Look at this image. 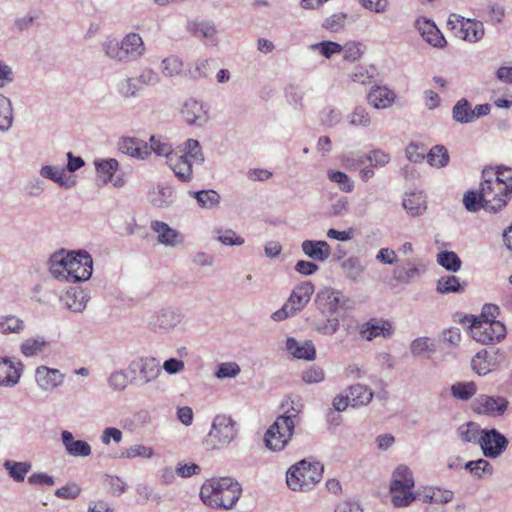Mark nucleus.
I'll return each instance as SVG.
<instances>
[{"mask_svg": "<svg viewBox=\"0 0 512 512\" xmlns=\"http://www.w3.org/2000/svg\"><path fill=\"white\" fill-rule=\"evenodd\" d=\"M242 494L241 485L231 477L206 480L200 489L202 502L213 509H232Z\"/></svg>", "mask_w": 512, "mask_h": 512, "instance_id": "f257e3e1", "label": "nucleus"}, {"mask_svg": "<svg viewBox=\"0 0 512 512\" xmlns=\"http://www.w3.org/2000/svg\"><path fill=\"white\" fill-rule=\"evenodd\" d=\"M101 48L108 59L123 64L138 61L146 51L142 37L135 32L126 34L121 40L107 37Z\"/></svg>", "mask_w": 512, "mask_h": 512, "instance_id": "f03ea898", "label": "nucleus"}, {"mask_svg": "<svg viewBox=\"0 0 512 512\" xmlns=\"http://www.w3.org/2000/svg\"><path fill=\"white\" fill-rule=\"evenodd\" d=\"M298 411L294 408L276 418L265 433V445L271 451H282L290 442L294 430Z\"/></svg>", "mask_w": 512, "mask_h": 512, "instance_id": "7ed1b4c3", "label": "nucleus"}, {"mask_svg": "<svg viewBox=\"0 0 512 512\" xmlns=\"http://www.w3.org/2000/svg\"><path fill=\"white\" fill-rule=\"evenodd\" d=\"M323 467L318 463L301 460L286 473V483L293 491H308L322 479Z\"/></svg>", "mask_w": 512, "mask_h": 512, "instance_id": "20e7f679", "label": "nucleus"}, {"mask_svg": "<svg viewBox=\"0 0 512 512\" xmlns=\"http://www.w3.org/2000/svg\"><path fill=\"white\" fill-rule=\"evenodd\" d=\"M480 200L483 208L489 212L502 210L510 200L511 194L503 189V185L493 178V169H484L480 183Z\"/></svg>", "mask_w": 512, "mask_h": 512, "instance_id": "39448f33", "label": "nucleus"}, {"mask_svg": "<svg viewBox=\"0 0 512 512\" xmlns=\"http://www.w3.org/2000/svg\"><path fill=\"white\" fill-rule=\"evenodd\" d=\"M238 435L237 423L230 417L220 414L214 417L204 445L208 450L228 446Z\"/></svg>", "mask_w": 512, "mask_h": 512, "instance_id": "423d86ee", "label": "nucleus"}, {"mask_svg": "<svg viewBox=\"0 0 512 512\" xmlns=\"http://www.w3.org/2000/svg\"><path fill=\"white\" fill-rule=\"evenodd\" d=\"M447 26L455 37L469 43L480 41L485 34L484 26L481 21L464 18L455 13L449 16Z\"/></svg>", "mask_w": 512, "mask_h": 512, "instance_id": "0eeeda50", "label": "nucleus"}, {"mask_svg": "<svg viewBox=\"0 0 512 512\" xmlns=\"http://www.w3.org/2000/svg\"><path fill=\"white\" fill-rule=\"evenodd\" d=\"M470 334L475 341L481 344H489L501 341L506 335V328L503 323L497 320L473 318L470 325Z\"/></svg>", "mask_w": 512, "mask_h": 512, "instance_id": "6e6552de", "label": "nucleus"}, {"mask_svg": "<svg viewBox=\"0 0 512 512\" xmlns=\"http://www.w3.org/2000/svg\"><path fill=\"white\" fill-rule=\"evenodd\" d=\"M67 281L76 283L88 280L92 275L93 260L86 250L70 251Z\"/></svg>", "mask_w": 512, "mask_h": 512, "instance_id": "1a4fd4ad", "label": "nucleus"}, {"mask_svg": "<svg viewBox=\"0 0 512 512\" xmlns=\"http://www.w3.org/2000/svg\"><path fill=\"white\" fill-rule=\"evenodd\" d=\"M183 320V314L179 309L163 308L156 311L148 318V329L156 334H168L172 332Z\"/></svg>", "mask_w": 512, "mask_h": 512, "instance_id": "9d476101", "label": "nucleus"}, {"mask_svg": "<svg viewBox=\"0 0 512 512\" xmlns=\"http://www.w3.org/2000/svg\"><path fill=\"white\" fill-rule=\"evenodd\" d=\"M508 439L497 429H483L480 437V448L485 457L496 459L500 457L508 447Z\"/></svg>", "mask_w": 512, "mask_h": 512, "instance_id": "9b49d317", "label": "nucleus"}, {"mask_svg": "<svg viewBox=\"0 0 512 512\" xmlns=\"http://www.w3.org/2000/svg\"><path fill=\"white\" fill-rule=\"evenodd\" d=\"M508 408V400L502 396L478 395L473 401L474 412L491 417L502 416Z\"/></svg>", "mask_w": 512, "mask_h": 512, "instance_id": "f8f14e48", "label": "nucleus"}, {"mask_svg": "<svg viewBox=\"0 0 512 512\" xmlns=\"http://www.w3.org/2000/svg\"><path fill=\"white\" fill-rule=\"evenodd\" d=\"M317 308L324 316H332L340 306H343L345 299L340 291L325 289L316 296Z\"/></svg>", "mask_w": 512, "mask_h": 512, "instance_id": "ddd939ff", "label": "nucleus"}, {"mask_svg": "<svg viewBox=\"0 0 512 512\" xmlns=\"http://www.w3.org/2000/svg\"><path fill=\"white\" fill-rule=\"evenodd\" d=\"M151 229L157 234V240L166 247H177L183 245L184 236L162 221H152Z\"/></svg>", "mask_w": 512, "mask_h": 512, "instance_id": "4468645a", "label": "nucleus"}, {"mask_svg": "<svg viewBox=\"0 0 512 512\" xmlns=\"http://www.w3.org/2000/svg\"><path fill=\"white\" fill-rule=\"evenodd\" d=\"M35 380L42 391L51 392L63 383L64 375L58 369L39 366L35 371Z\"/></svg>", "mask_w": 512, "mask_h": 512, "instance_id": "2eb2a0df", "label": "nucleus"}, {"mask_svg": "<svg viewBox=\"0 0 512 512\" xmlns=\"http://www.w3.org/2000/svg\"><path fill=\"white\" fill-rule=\"evenodd\" d=\"M415 27L423 37V39L430 45L442 48L446 45V40L438 29L436 24L427 18H418L415 21Z\"/></svg>", "mask_w": 512, "mask_h": 512, "instance_id": "dca6fc26", "label": "nucleus"}, {"mask_svg": "<svg viewBox=\"0 0 512 512\" xmlns=\"http://www.w3.org/2000/svg\"><path fill=\"white\" fill-rule=\"evenodd\" d=\"M453 498L454 492L449 489L437 486H427L418 489V500L424 504L446 505Z\"/></svg>", "mask_w": 512, "mask_h": 512, "instance_id": "f3484780", "label": "nucleus"}, {"mask_svg": "<svg viewBox=\"0 0 512 512\" xmlns=\"http://www.w3.org/2000/svg\"><path fill=\"white\" fill-rule=\"evenodd\" d=\"M181 115L189 125L202 126L208 121V114L203 104L192 98L184 102Z\"/></svg>", "mask_w": 512, "mask_h": 512, "instance_id": "a211bd4d", "label": "nucleus"}, {"mask_svg": "<svg viewBox=\"0 0 512 512\" xmlns=\"http://www.w3.org/2000/svg\"><path fill=\"white\" fill-rule=\"evenodd\" d=\"M314 293V285L310 281H304L297 285L286 303L294 314L301 311L310 301Z\"/></svg>", "mask_w": 512, "mask_h": 512, "instance_id": "6ab92c4d", "label": "nucleus"}, {"mask_svg": "<svg viewBox=\"0 0 512 512\" xmlns=\"http://www.w3.org/2000/svg\"><path fill=\"white\" fill-rule=\"evenodd\" d=\"M392 332V325L389 321L382 319H371L361 325L359 333L362 338L371 341L377 337L390 336Z\"/></svg>", "mask_w": 512, "mask_h": 512, "instance_id": "aec40b11", "label": "nucleus"}, {"mask_svg": "<svg viewBox=\"0 0 512 512\" xmlns=\"http://www.w3.org/2000/svg\"><path fill=\"white\" fill-rule=\"evenodd\" d=\"M21 366L20 362L15 364L8 357H0V386L11 388L18 384Z\"/></svg>", "mask_w": 512, "mask_h": 512, "instance_id": "412c9836", "label": "nucleus"}, {"mask_svg": "<svg viewBox=\"0 0 512 512\" xmlns=\"http://www.w3.org/2000/svg\"><path fill=\"white\" fill-rule=\"evenodd\" d=\"M287 351L297 359L312 361L316 357V349L311 340L299 341L289 337L286 341Z\"/></svg>", "mask_w": 512, "mask_h": 512, "instance_id": "4be33fe9", "label": "nucleus"}, {"mask_svg": "<svg viewBox=\"0 0 512 512\" xmlns=\"http://www.w3.org/2000/svg\"><path fill=\"white\" fill-rule=\"evenodd\" d=\"M301 249L306 256L319 262L326 261L332 253L330 245L323 240H305Z\"/></svg>", "mask_w": 512, "mask_h": 512, "instance_id": "5701e85b", "label": "nucleus"}, {"mask_svg": "<svg viewBox=\"0 0 512 512\" xmlns=\"http://www.w3.org/2000/svg\"><path fill=\"white\" fill-rule=\"evenodd\" d=\"M61 440L66 452L73 457H88L91 455V446L83 440H75L70 431L64 430L61 433Z\"/></svg>", "mask_w": 512, "mask_h": 512, "instance_id": "b1692460", "label": "nucleus"}, {"mask_svg": "<svg viewBox=\"0 0 512 512\" xmlns=\"http://www.w3.org/2000/svg\"><path fill=\"white\" fill-rule=\"evenodd\" d=\"M367 99L374 108L386 109L394 103L396 94L385 86H376L370 90Z\"/></svg>", "mask_w": 512, "mask_h": 512, "instance_id": "393cba45", "label": "nucleus"}, {"mask_svg": "<svg viewBox=\"0 0 512 512\" xmlns=\"http://www.w3.org/2000/svg\"><path fill=\"white\" fill-rule=\"evenodd\" d=\"M167 163L180 181L189 182L192 180L193 163L190 159H187V156H182L175 153L170 157Z\"/></svg>", "mask_w": 512, "mask_h": 512, "instance_id": "a878e982", "label": "nucleus"}, {"mask_svg": "<svg viewBox=\"0 0 512 512\" xmlns=\"http://www.w3.org/2000/svg\"><path fill=\"white\" fill-rule=\"evenodd\" d=\"M142 384L155 381L161 374L159 362L154 357L140 358L137 362Z\"/></svg>", "mask_w": 512, "mask_h": 512, "instance_id": "bb28decb", "label": "nucleus"}, {"mask_svg": "<svg viewBox=\"0 0 512 512\" xmlns=\"http://www.w3.org/2000/svg\"><path fill=\"white\" fill-rule=\"evenodd\" d=\"M69 252L60 250L49 259V270L53 277L57 279H65L67 281L68 266H69Z\"/></svg>", "mask_w": 512, "mask_h": 512, "instance_id": "cd10ccee", "label": "nucleus"}, {"mask_svg": "<svg viewBox=\"0 0 512 512\" xmlns=\"http://www.w3.org/2000/svg\"><path fill=\"white\" fill-rule=\"evenodd\" d=\"M40 175L43 178L49 179L57 183L59 186L64 188H72L76 181L71 176H66L65 169L58 168L56 166L46 165L41 167Z\"/></svg>", "mask_w": 512, "mask_h": 512, "instance_id": "c85d7f7f", "label": "nucleus"}, {"mask_svg": "<svg viewBox=\"0 0 512 512\" xmlns=\"http://www.w3.org/2000/svg\"><path fill=\"white\" fill-rule=\"evenodd\" d=\"M347 392L348 398H350V405L354 408L368 405L374 395L367 385L359 383L351 385Z\"/></svg>", "mask_w": 512, "mask_h": 512, "instance_id": "c756f323", "label": "nucleus"}, {"mask_svg": "<svg viewBox=\"0 0 512 512\" xmlns=\"http://www.w3.org/2000/svg\"><path fill=\"white\" fill-rule=\"evenodd\" d=\"M403 207L413 217L422 215L426 209V197L422 192L406 193L403 198Z\"/></svg>", "mask_w": 512, "mask_h": 512, "instance_id": "7c9ffc66", "label": "nucleus"}, {"mask_svg": "<svg viewBox=\"0 0 512 512\" xmlns=\"http://www.w3.org/2000/svg\"><path fill=\"white\" fill-rule=\"evenodd\" d=\"M187 30L195 37L214 43L217 39V29L211 21L189 22Z\"/></svg>", "mask_w": 512, "mask_h": 512, "instance_id": "2f4dec72", "label": "nucleus"}, {"mask_svg": "<svg viewBox=\"0 0 512 512\" xmlns=\"http://www.w3.org/2000/svg\"><path fill=\"white\" fill-rule=\"evenodd\" d=\"M140 90L141 87L138 85L136 78L133 77L122 78L115 84V93L123 100L136 98Z\"/></svg>", "mask_w": 512, "mask_h": 512, "instance_id": "473e14b6", "label": "nucleus"}, {"mask_svg": "<svg viewBox=\"0 0 512 512\" xmlns=\"http://www.w3.org/2000/svg\"><path fill=\"white\" fill-rule=\"evenodd\" d=\"M97 176L103 185L112 181V178L119 168V163L114 158L95 160Z\"/></svg>", "mask_w": 512, "mask_h": 512, "instance_id": "72a5a7b5", "label": "nucleus"}, {"mask_svg": "<svg viewBox=\"0 0 512 512\" xmlns=\"http://www.w3.org/2000/svg\"><path fill=\"white\" fill-rule=\"evenodd\" d=\"M482 430L478 423L469 421L457 428V436L464 443H480Z\"/></svg>", "mask_w": 512, "mask_h": 512, "instance_id": "f704fd0d", "label": "nucleus"}, {"mask_svg": "<svg viewBox=\"0 0 512 512\" xmlns=\"http://www.w3.org/2000/svg\"><path fill=\"white\" fill-rule=\"evenodd\" d=\"M175 200V193L171 186L167 184H159L157 190L151 197V203L158 208H167Z\"/></svg>", "mask_w": 512, "mask_h": 512, "instance_id": "c9c22d12", "label": "nucleus"}, {"mask_svg": "<svg viewBox=\"0 0 512 512\" xmlns=\"http://www.w3.org/2000/svg\"><path fill=\"white\" fill-rule=\"evenodd\" d=\"M3 467L15 482H23L27 473L31 470L32 464L28 461L6 460Z\"/></svg>", "mask_w": 512, "mask_h": 512, "instance_id": "e433bc0d", "label": "nucleus"}, {"mask_svg": "<svg viewBox=\"0 0 512 512\" xmlns=\"http://www.w3.org/2000/svg\"><path fill=\"white\" fill-rule=\"evenodd\" d=\"M341 268L346 278L353 282H359L364 273L365 266L357 257H349L341 263Z\"/></svg>", "mask_w": 512, "mask_h": 512, "instance_id": "4c0bfd02", "label": "nucleus"}, {"mask_svg": "<svg viewBox=\"0 0 512 512\" xmlns=\"http://www.w3.org/2000/svg\"><path fill=\"white\" fill-rule=\"evenodd\" d=\"M415 485L412 471L405 465L398 466L392 475V481L390 486L397 489L406 488L412 489Z\"/></svg>", "mask_w": 512, "mask_h": 512, "instance_id": "58836bf2", "label": "nucleus"}, {"mask_svg": "<svg viewBox=\"0 0 512 512\" xmlns=\"http://www.w3.org/2000/svg\"><path fill=\"white\" fill-rule=\"evenodd\" d=\"M466 282H460V279L454 275L443 276L437 281L436 290L440 294L460 293L464 291Z\"/></svg>", "mask_w": 512, "mask_h": 512, "instance_id": "ea45409f", "label": "nucleus"}, {"mask_svg": "<svg viewBox=\"0 0 512 512\" xmlns=\"http://www.w3.org/2000/svg\"><path fill=\"white\" fill-rule=\"evenodd\" d=\"M47 345L46 338L38 335L24 340L20 345V351L24 356L32 357L42 353Z\"/></svg>", "mask_w": 512, "mask_h": 512, "instance_id": "a19ab883", "label": "nucleus"}, {"mask_svg": "<svg viewBox=\"0 0 512 512\" xmlns=\"http://www.w3.org/2000/svg\"><path fill=\"white\" fill-rule=\"evenodd\" d=\"M391 502L394 507H407L418 499V490L414 493L411 489L394 488L390 486Z\"/></svg>", "mask_w": 512, "mask_h": 512, "instance_id": "79ce46f5", "label": "nucleus"}, {"mask_svg": "<svg viewBox=\"0 0 512 512\" xmlns=\"http://www.w3.org/2000/svg\"><path fill=\"white\" fill-rule=\"evenodd\" d=\"M495 364L487 350L479 351L471 361V367L478 375H486L493 369Z\"/></svg>", "mask_w": 512, "mask_h": 512, "instance_id": "37998d69", "label": "nucleus"}, {"mask_svg": "<svg viewBox=\"0 0 512 512\" xmlns=\"http://www.w3.org/2000/svg\"><path fill=\"white\" fill-rule=\"evenodd\" d=\"M14 114L11 100L0 93V131H8L13 124Z\"/></svg>", "mask_w": 512, "mask_h": 512, "instance_id": "c03bdc74", "label": "nucleus"}, {"mask_svg": "<svg viewBox=\"0 0 512 512\" xmlns=\"http://www.w3.org/2000/svg\"><path fill=\"white\" fill-rule=\"evenodd\" d=\"M453 119L458 123L473 122V112L469 101L465 98L460 99L452 109Z\"/></svg>", "mask_w": 512, "mask_h": 512, "instance_id": "a18cd8bd", "label": "nucleus"}, {"mask_svg": "<svg viewBox=\"0 0 512 512\" xmlns=\"http://www.w3.org/2000/svg\"><path fill=\"white\" fill-rule=\"evenodd\" d=\"M199 206L204 209H212L220 203V195L215 190H201L190 193Z\"/></svg>", "mask_w": 512, "mask_h": 512, "instance_id": "49530a36", "label": "nucleus"}, {"mask_svg": "<svg viewBox=\"0 0 512 512\" xmlns=\"http://www.w3.org/2000/svg\"><path fill=\"white\" fill-rule=\"evenodd\" d=\"M477 392V386L473 381L470 382H456L451 386V394L454 398L459 400H469Z\"/></svg>", "mask_w": 512, "mask_h": 512, "instance_id": "de8ad7c7", "label": "nucleus"}, {"mask_svg": "<svg viewBox=\"0 0 512 512\" xmlns=\"http://www.w3.org/2000/svg\"><path fill=\"white\" fill-rule=\"evenodd\" d=\"M87 295L82 290L67 292L65 296L66 306L73 312H82L86 308Z\"/></svg>", "mask_w": 512, "mask_h": 512, "instance_id": "09e8293b", "label": "nucleus"}, {"mask_svg": "<svg viewBox=\"0 0 512 512\" xmlns=\"http://www.w3.org/2000/svg\"><path fill=\"white\" fill-rule=\"evenodd\" d=\"M427 161L433 167H445L449 163L448 150L443 145H436L427 154Z\"/></svg>", "mask_w": 512, "mask_h": 512, "instance_id": "8fccbe9b", "label": "nucleus"}, {"mask_svg": "<svg viewBox=\"0 0 512 512\" xmlns=\"http://www.w3.org/2000/svg\"><path fill=\"white\" fill-rule=\"evenodd\" d=\"M149 142V149L151 152H154L158 156H165L167 161L175 154L173 152L172 145L160 136H151Z\"/></svg>", "mask_w": 512, "mask_h": 512, "instance_id": "3c124183", "label": "nucleus"}, {"mask_svg": "<svg viewBox=\"0 0 512 512\" xmlns=\"http://www.w3.org/2000/svg\"><path fill=\"white\" fill-rule=\"evenodd\" d=\"M182 60L175 55H170L161 61V72L166 77L179 75L183 70Z\"/></svg>", "mask_w": 512, "mask_h": 512, "instance_id": "603ef678", "label": "nucleus"}, {"mask_svg": "<svg viewBox=\"0 0 512 512\" xmlns=\"http://www.w3.org/2000/svg\"><path fill=\"white\" fill-rule=\"evenodd\" d=\"M107 383L109 388L113 391H124L129 384L128 373L124 369L114 370L108 376Z\"/></svg>", "mask_w": 512, "mask_h": 512, "instance_id": "864d4df0", "label": "nucleus"}, {"mask_svg": "<svg viewBox=\"0 0 512 512\" xmlns=\"http://www.w3.org/2000/svg\"><path fill=\"white\" fill-rule=\"evenodd\" d=\"M153 456L154 450L152 447L145 446L142 444H135L122 451L121 454L119 455V458L134 459L139 457L144 459H150Z\"/></svg>", "mask_w": 512, "mask_h": 512, "instance_id": "5fc2aeb1", "label": "nucleus"}, {"mask_svg": "<svg viewBox=\"0 0 512 512\" xmlns=\"http://www.w3.org/2000/svg\"><path fill=\"white\" fill-rule=\"evenodd\" d=\"M24 322L13 315L0 316V333H20L24 330Z\"/></svg>", "mask_w": 512, "mask_h": 512, "instance_id": "6e6d98bb", "label": "nucleus"}, {"mask_svg": "<svg viewBox=\"0 0 512 512\" xmlns=\"http://www.w3.org/2000/svg\"><path fill=\"white\" fill-rule=\"evenodd\" d=\"M437 262L448 271L457 272L461 268V260L455 252L442 251L437 255Z\"/></svg>", "mask_w": 512, "mask_h": 512, "instance_id": "4d7b16f0", "label": "nucleus"}, {"mask_svg": "<svg viewBox=\"0 0 512 512\" xmlns=\"http://www.w3.org/2000/svg\"><path fill=\"white\" fill-rule=\"evenodd\" d=\"M309 49L313 52L319 53L327 59L331 58L334 54H339L342 52V46L339 43L333 41H322L315 43L310 45Z\"/></svg>", "mask_w": 512, "mask_h": 512, "instance_id": "13d9d810", "label": "nucleus"}, {"mask_svg": "<svg viewBox=\"0 0 512 512\" xmlns=\"http://www.w3.org/2000/svg\"><path fill=\"white\" fill-rule=\"evenodd\" d=\"M465 469H467L473 476L477 478H482L485 475L490 476L493 473V467L485 459L469 461L465 464Z\"/></svg>", "mask_w": 512, "mask_h": 512, "instance_id": "bf43d9fd", "label": "nucleus"}, {"mask_svg": "<svg viewBox=\"0 0 512 512\" xmlns=\"http://www.w3.org/2000/svg\"><path fill=\"white\" fill-rule=\"evenodd\" d=\"M192 163L202 164L205 160L200 144L195 139H188L184 144V154Z\"/></svg>", "mask_w": 512, "mask_h": 512, "instance_id": "052dcab7", "label": "nucleus"}, {"mask_svg": "<svg viewBox=\"0 0 512 512\" xmlns=\"http://www.w3.org/2000/svg\"><path fill=\"white\" fill-rule=\"evenodd\" d=\"M493 178L503 185L504 190L512 195V167L498 166L493 169Z\"/></svg>", "mask_w": 512, "mask_h": 512, "instance_id": "680f3d73", "label": "nucleus"}, {"mask_svg": "<svg viewBox=\"0 0 512 512\" xmlns=\"http://www.w3.org/2000/svg\"><path fill=\"white\" fill-rule=\"evenodd\" d=\"M327 175L331 182L338 184L340 190L344 192H352L354 188V182L346 173L336 170H329Z\"/></svg>", "mask_w": 512, "mask_h": 512, "instance_id": "e2e57ef3", "label": "nucleus"}, {"mask_svg": "<svg viewBox=\"0 0 512 512\" xmlns=\"http://www.w3.org/2000/svg\"><path fill=\"white\" fill-rule=\"evenodd\" d=\"M325 320L317 321L314 323V329L322 335H333L335 334L340 326L339 319L337 317L326 316Z\"/></svg>", "mask_w": 512, "mask_h": 512, "instance_id": "0e129e2a", "label": "nucleus"}, {"mask_svg": "<svg viewBox=\"0 0 512 512\" xmlns=\"http://www.w3.org/2000/svg\"><path fill=\"white\" fill-rule=\"evenodd\" d=\"M366 157L367 154H364L361 151H350L342 156V162L346 168L356 170L358 167L365 164L367 161Z\"/></svg>", "mask_w": 512, "mask_h": 512, "instance_id": "69168bd1", "label": "nucleus"}, {"mask_svg": "<svg viewBox=\"0 0 512 512\" xmlns=\"http://www.w3.org/2000/svg\"><path fill=\"white\" fill-rule=\"evenodd\" d=\"M411 353L416 356H422L426 352H434V344L426 337H420L412 341L410 345Z\"/></svg>", "mask_w": 512, "mask_h": 512, "instance_id": "338daca9", "label": "nucleus"}, {"mask_svg": "<svg viewBox=\"0 0 512 512\" xmlns=\"http://www.w3.org/2000/svg\"><path fill=\"white\" fill-rule=\"evenodd\" d=\"M348 122L353 126H363L367 127L371 123V118L367 110L358 106L354 109V111L348 116Z\"/></svg>", "mask_w": 512, "mask_h": 512, "instance_id": "774afa93", "label": "nucleus"}]
</instances>
